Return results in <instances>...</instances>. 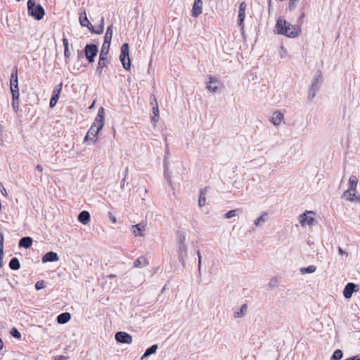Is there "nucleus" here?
Listing matches in <instances>:
<instances>
[{"mask_svg":"<svg viewBox=\"0 0 360 360\" xmlns=\"http://www.w3.org/2000/svg\"><path fill=\"white\" fill-rule=\"evenodd\" d=\"M63 44L64 46V49H69V43L68 40L65 38V34H63Z\"/></svg>","mask_w":360,"mask_h":360,"instance_id":"obj_49","label":"nucleus"},{"mask_svg":"<svg viewBox=\"0 0 360 360\" xmlns=\"http://www.w3.org/2000/svg\"><path fill=\"white\" fill-rule=\"evenodd\" d=\"M67 357L65 356H57L55 358V360H67Z\"/></svg>","mask_w":360,"mask_h":360,"instance_id":"obj_55","label":"nucleus"},{"mask_svg":"<svg viewBox=\"0 0 360 360\" xmlns=\"http://www.w3.org/2000/svg\"><path fill=\"white\" fill-rule=\"evenodd\" d=\"M115 338L117 342L123 344H131L132 342V336L123 331H118L115 333Z\"/></svg>","mask_w":360,"mask_h":360,"instance_id":"obj_11","label":"nucleus"},{"mask_svg":"<svg viewBox=\"0 0 360 360\" xmlns=\"http://www.w3.org/2000/svg\"><path fill=\"white\" fill-rule=\"evenodd\" d=\"M19 98L20 96H12V108L15 112L19 110L20 108Z\"/></svg>","mask_w":360,"mask_h":360,"instance_id":"obj_33","label":"nucleus"},{"mask_svg":"<svg viewBox=\"0 0 360 360\" xmlns=\"http://www.w3.org/2000/svg\"><path fill=\"white\" fill-rule=\"evenodd\" d=\"M164 175L167 181L171 183V173L168 171L167 162L166 160V157L164 159Z\"/></svg>","mask_w":360,"mask_h":360,"instance_id":"obj_32","label":"nucleus"},{"mask_svg":"<svg viewBox=\"0 0 360 360\" xmlns=\"http://www.w3.org/2000/svg\"><path fill=\"white\" fill-rule=\"evenodd\" d=\"M104 27L102 25H99L96 29V34H101L103 32Z\"/></svg>","mask_w":360,"mask_h":360,"instance_id":"obj_51","label":"nucleus"},{"mask_svg":"<svg viewBox=\"0 0 360 360\" xmlns=\"http://www.w3.org/2000/svg\"><path fill=\"white\" fill-rule=\"evenodd\" d=\"M63 44L64 46V49H69V43L68 40L65 38V34H63Z\"/></svg>","mask_w":360,"mask_h":360,"instance_id":"obj_48","label":"nucleus"},{"mask_svg":"<svg viewBox=\"0 0 360 360\" xmlns=\"http://www.w3.org/2000/svg\"><path fill=\"white\" fill-rule=\"evenodd\" d=\"M100 25H102L103 27H104V18L103 17H102L101 19Z\"/></svg>","mask_w":360,"mask_h":360,"instance_id":"obj_61","label":"nucleus"},{"mask_svg":"<svg viewBox=\"0 0 360 360\" xmlns=\"http://www.w3.org/2000/svg\"><path fill=\"white\" fill-rule=\"evenodd\" d=\"M208 81L206 82V88L212 93H216L219 89L221 82L216 77L209 75Z\"/></svg>","mask_w":360,"mask_h":360,"instance_id":"obj_10","label":"nucleus"},{"mask_svg":"<svg viewBox=\"0 0 360 360\" xmlns=\"http://www.w3.org/2000/svg\"><path fill=\"white\" fill-rule=\"evenodd\" d=\"M98 49L96 44H87L84 49V56L89 63H92L95 60Z\"/></svg>","mask_w":360,"mask_h":360,"instance_id":"obj_8","label":"nucleus"},{"mask_svg":"<svg viewBox=\"0 0 360 360\" xmlns=\"http://www.w3.org/2000/svg\"><path fill=\"white\" fill-rule=\"evenodd\" d=\"M33 240L30 236L22 237L20 240L18 245L20 248H29L32 245Z\"/></svg>","mask_w":360,"mask_h":360,"instance_id":"obj_19","label":"nucleus"},{"mask_svg":"<svg viewBox=\"0 0 360 360\" xmlns=\"http://www.w3.org/2000/svg\"><path fill=\"white\" fill-rule=\"evenodd\" d=\"M125 181H126V178H125V177H124V178L122 179V180L121 181L120 188H121L122 189H123V188H124V187Z\"/></svg>","mask_w":360,"mask_h":360,"instance_id":"obj_57","label":"nucleus"},{"mask_svg":"<svg viewBox=\"0 0 360 360\" xmlns=\"http://www.w3.org/2000/svg\"><path fill=\"white\" fill-rule=\"evenodd\" d=\"M354 202H358L360 203V195H356L355 194V197H354Z\"/></svg>","mask_w":360,"mask_h":360,"instance_id":"obj_59","label":"nucleus"},{"mask_svg":"<svg viewBox=\"0 0 360 360\" xmlns=\"http://www.w3.org/2000/svg\"><path fill=\"white\" fill-rule=\"evenodd\" d=\"M4 347V343L2 340L0 338V350H1Z\"/></svg>","mask_w":360,"mask_h":360,"instance_id":"obj_60","label":"nucleus"},{"mask_svg":"<svg viewBox=\"0 0 360 360\" xmlns=\"http://www.w3.org/2000/svg\"><path fill=\"white\" fill-rule=\"evenodd\" d=\"M202 0H194L193 4L191 15L194 18H198L202 12Z\"/></svg>","mask_w":360,"mask_h":360,"instance_id":"obj_13","label":"nucleus"},{"mask_svg":"<svg viewBox=\"0 0 360 360\" xmlns=\"http://www.w3.org/2000/svg\"><path fill=\"white\" fill-rule=\"evenodd\" d=\"M109 49L110 48L105 47V49H104V46H102L100 51L98 63L96 70V73L99 77L101 76L103 69L108 67V64L110 63V60L107 58Z\"/></svg>","mask_w":360,"mask_h":360,"instance_id":"obj_6","label":"nucleus"},{"mask_svg":"<svg viewBox=\"0 0 360 360\" xmlns=\"http://www.w3.org/2000/svg\"><path fill=\"white\" fill-rule=\"evenodd\" d=\"M84 56V51L78 50L77 51V59L79 60Z\"/></svg>","mask_w":360,"mask_h":360,"instance_id":"obj_53","label":"nucleus"},{"mask_svg":"<svg viewBox=\"0 0 360 360\" xmlns=\"http://www.w3.org/2000/svg\"><path fill=\"white\" fill-rule=\"evenodd\" d=\"M267 217H268V214L266 212H262L261 214V215L255 220L254 224L256 226H259L262 225L264 223L266 222Z\"/></svg>","mask_w":360,"mask_h":360,"instance_id":"obj_27","label":"nucleus"},{"mask_svg":"<svg viewBox=\"0 0 360 360\" xmlns=\"http://www.w3.org/2000/svg\"><path fill=\"white\" fill-rule=\"evenodd\" d=\"M18 84V67L14 66L11 71V74L10 76V86L13 84Z\"/></svg>","mask_w":360,"mask_h":360,"instance_id":"obj_22","label":"nucleus"},{"mask_svg":"<svg viewBox=\"0 0 360 360\" xmlns=\"http://www.w3.org/2000/svg\"><path fill=\"white\" fill-rule=\"evenodd\" d=\"M71 319V315L68 312H63L60 314L57 318V322L60 324H65L68 323Z\"/></svg>","mask_w":360,"mask_h":360,"instance_id":"obj_21","label":"nucleus"},{"mask_svg":"<svg viewBox=\"0 0 360 360\" xmlns=\"http://www.w3.org/2000/svg\"><path fill=\"white\" fill-rule=\"evenodd\" d=\"M128 174V167H127L124 170V176L125 178H127V176Z\"/></svg>","mask_w":360,"mask_h":360,"instance_id":"obj_62","label":"nucleus"},{"mask_svg":"<svg viewBox=\"0 0 360 360\" xmlns=\"http://www.w3.org/2000/svg\"><path fill=\"white\" fill-rule=\"evenodd\" d=\"M59 259V257L56 252H54L53 251L48 252L42 257V262L46 263V262H56Z\"/></svg>","mask_w":360,"mask_h":360,"instance_id":"obj_15","label":"nucleus"},{"mask_svg":"<svg viewBox=\"0 0 360 360\" xmlns=\"http://www.w3.org/2000/svg\"><path fill=\"white\" fill-rule=\"evenodd\" d=\"M358 184V179L356 176H351L349 179V190H353L356 191V188Z\"/></svg>","mask_w":360,"mask_h":360,"instance_id":"obj_29","label":"nucleus"},{"mask_svg":"<svg viewBox=\"0 0 360 360\" xmlns=\"http://www.w3.org/2000/svg\"><path fill=\"white\" fill-rule=\"evenodd\" d=\"M104 118L105 110L103 107H101L98 110L94 122L89 129L84 139V142L91 141L95 143L97 141L98 134L104 125Z\"/></svg>","mask_w":360,"mask_h":360,"instance_id":"obj_1","label":"nucleus"},{"mask_svg":"<svg viewBox=\"0 0 360 360\" xmlns=\"http://www.w3.org/2000/svg\"><path fill=\"white\" fill-rule=\"evenodd\" d=\"M283 119V115L278 111L274 112L271 122L274 125H278Z\"/></svg>","mask_w":360,"mask_h":360,"instance_id":"obj_24","label":"nucleus"},{"mask_svg":"<svg viewBox=\"0 0 360 360\" xmlns=\"http://www.w3.org/2000/svg\"><path fill=\"white\" fill-rule=\"evenodd\" d=\"M86 27L88 28V30L91 32V33H95L96 34V28H94V27L91 25V23L90 22V25H88V26H86Z\"/></svg>","mask_w":360,"mask_h":360,"instance_id":"obj_52","label":"nucleus"},{"mask_svg":"<svg viewBox=\"0 0 360 360\" xmlns=\"http://www.w3.org/2000/svg\"><path fill=\"white\" fill-rule=\"evenodd\" d=\"M322 83H323L322 73H321V70H316V72L314 74L311 85L309 89V93H308V99L309 100H312L315 97L316 92L319 90Z\"/></svg>","mask_w":360,"mask_h":360,"instance_id":"obj_5","label":"nucleus"},{"mask_svg":"<svg viewBox=\"0 0 360 360\" xmlns=\"http://www.w3.org/2000/svg\"><path fill=\"white\" fill-rule=\"evenodd\" d=\"M112 32H113V25L111 24L110 25H109L107 27V30L105 34L104 41L102 45V46H104V49H105V47L110 48L111 39H112Z\"/></svg>","mask_w":360,"mask_h":360,"instance_id":"obj_14","label":"nucleus"},{"mask_svg":"<svg viewBox=\"0 0 360 360\" xmlns=\"http://www.w3.org/2000/svg\"><path fill=\"white\" fill-rule=\"evenodd\" d=\"M275 31L277 34L288 38H295L300 35L302 29L300 25H292L280 17L277 19Z\"/></svg>","mask_w":360,"mask_h":360,"instance_id":"obj_2","label":"nucleus"},{"mask_svg":"<svg viewBox=\"0 0 360 360\" xmlns=\"http://www.w3.org/2000/svg\"><path fill=\"white\" fill-rule=\"evenodd\" d=\"M316 270V266H314V265H309L307 267H302L300 269V271L302 274H312L314 272H315Z\"/></svg>","mask_w":360,"mask_h":360,"instance_id":"obj_30","label":"nucleus"},{"mask_svg":"<svg viewBox=\"0 0 360 360\" xmlns=\"http://www.w3.org/2000/svg\"><path fill=\"white\" fill-rule=\"evenodd\" d=\"M158 345H153L150 347H149L145 351L144 354L141 358V360H143V359L150 356L153 354H155L158 349Z\"/></svg>","mask_w":360,"mask_h":360,"instance_id":"obj_25","label":"nucleus"},{"mask_svg":"<svg viewBox=\"0 0 360 360\" xmlns=\"http://www.w3.org/2000/svg\"><path fill=\"white\" fill-rule=\"evenodd\" d=\"M120 60L126 70L131 69V63L129 58V46L128 43H124L122 45Z\"/></svg>","mask_w":360,"mask_h":360,"instance_id":"obj_7","label":"nucleus"},{"mask_svg":"<svg viewBox=\"0 0 360 360\" xmlns=\"http://www.w3.org/2000/svg\"><path fill=\"white\" fill-rule=\"evenodd\" d=\"M338 252L341 255H345L346 257L348 256V253L344 251L340 247H338Z\"/></svg>","mask_w":360,"mask_h":360,"instance_id":"obj_54","label":"nucleus"},{"mask_svg":"<svg viewBox=\"0 0 360 360\" xmlns=\"http://www.w3.org/2000/svg\"><path fill=\"white\" fill-rule=\"evenodd\" d=\"M12 96H20L18 84H15L10 86Z\"/></svg>","mask_w":360,"mask_h":360,"instance_id":"obj_36","label":"nucleus"},{"mask_svg":"<svg viewBox=\"0 0 360 360\" xmlns=\"http://www.w3.org/2000/svg\"><path fill=\"white\" fill-rule=\"evenodd\" d=\"M145 224L139 223L131 226V230L135 236H142L143 232L145 230Z\"/></svg>","mask_w":360,"mask_h":360,"instance_id":"obj_17","label":"nucleus"},{"mask_svg":"<svg viewBox=\"0 0 360 360\" xmlns=\"http://www.w3.org/2000/svg\"><path fill=\"white\" fill-rule=\"evenodd\" d=\"M90 214L88 211L84 210L78 215V221L84 225L87 224L90 221Z\"/></svg>","mask_w":360,"mask_h":360,"instance_id":"obj_18","label":"nucleus"},{"mask_svg":"<svg viewBox=\"0 0 360 360\" xmlns=\"http://www.w3.org/2000/svg\"><path fill=\"white\" fill-rule=\"evenodd\" d=\"M10 334L11 335V336H13V338H15L16 339L21 338V334L16 328H11V330L10 331Z\"/></svg>","mask_w":360,"mask_h":360,"instance_id":"obj_37","label":"nucleus"},{"mask_svg":"<svg viewBox=\"0 0 360 360\" xmlns=\"http://www.w3.org/2000/svg\"><path fill=\"white\" fill-rule=\"evenodd\" d=\"M79 21L82 27L88 26L90 25V22L87 18L86 10L84 8H80Z\"/></svg>","mask_w":360,"mask_h":360,"instance_id":"obj_16","label":"nucleus"},{"mask_svg":"<svg viewBox=\"0 0 360 360\" xmlns=\"http://www.w3.org/2000/svg\"><path fill=\"white\" fill-rule=\"evenodd\" d=\"M155 103H156V106L153 108V112L154 116L151 117V121L155 123L158 121V120H156L155 117H158V115H159L158 106V103L156 101H155Z\"/></svg>","mask_w":360,"mask_h":360,"instance_id":"obj_38","label":"nucleus"},{"mask_svg":"<svg viewBox=\"0 0 360 360\" xmlns=\"http://www.w3.org/2000/svg\"><path fill=\"white\" fill-rule=\"evenodd\" d=\"M177 244H176V252L179 262L184 267L186 265V258L187 257L188 248L186 244V236L181 231H177L176 232Z\"/></svg>","mask_w":360,"mask_h":360,"instance_id":"obj_3","label":"nucleus"},{"mask_svg":"<svg viewBox=\"0 0 360 360\" xmlns=\"http://www.w3.org/2000/svg\"><path fill=\"white\" fill-rule=\"evenodd\" d=\"M148 264V262L143 256L139 257L134 262V266L136 268L146 266Z\"/></svg>","mask_w":360,"mask_h":360,"instance_id":"obj_26","label":"nucleus"},{"mask_svg":"<svg viewBox=\"0 0 360 360\" xmlns=\"http://www.w3.org/2000/svg\"><path fill=\"white\" fill-rule=\"evenodd\" d=\"M247 7V4L245 1H243L239 5V11L238 14H245V9Z\"/></svg>","mask_w":360,"mask_h":360,"instance_id":"obj_41","label":"nucleus"},{"mask_svg":"<svg viewBox=\"0 0 360 360\" xmlns=\"http://www.w3.org/2000/svg\"><path fill=\"white\" fill-rule=\"evenodd\" d=\"M207 193V188H201L199 193L198 206L202 207L206 204L205 195Z\"/></svg>","mask_w":360,"mask_h":360,"instance_id":"obj_23","label":"nucleus"},{"mask_svg":"<svg viewBox=\"0 0 360 360\" xmlns=\"http://www.w3.org/2000/svg\"><path fill=\"white\" fill-rule=\"evenodd\" d=\"M2 128V125L0 124V129Z\"/></svg>","mask_w":360,"mask_h":360,"instance_id":"obj_64","label":"nucleus"},{"mask_svg":"<svg viewBox=\"0 0 360 360\" xmlns=\"http://www.w3.org/2000/svg\"><path fill=\"white\" fill-rule=\"evenodd\" d=\"M36 169L40 172L43 171V167L41 165H37Z\"/></svg>","mask_w":360,"mask_h":360,"instance_id":"obj_58","label":"nucleus"},{"mask_svg":"<svg viewBox=\"0 0 360 360\" xmlns=\"http://www.w3.org/2000/svg\"><path fill=\"white\" fill-rule=\"evenodd\" d=\"M197 255H198V271H199V274H200V273H201L202 256H201L200 250L197 251Z\"/></svg>","mask_w":360,"mask_h":360,"instance_id":"obj_46","label":"nucleus"},{"mask_svg":"<svg viewBox=\"0 0 360 360\" xmlns=\"http://www.w3.org/2000/svg\"><path fill=\"white\" fill-rule=\"evenodd\" d=\"M355 192L356 191H354L353 190L347 189L344 192L343 196L346 200H349L351 202H354Z\"/></svg>","mask_w":360,"mask_h":360,"instance_id":"obj_31","label":"nucleus"},{"mask_svg":"<svg viewBox=\"0 0 360 360\" xmlns=\"http://www.w3.org/2000/svg\"><path fill=\"white\" fill-rule=\"evenodd\" d=\"M108 215L112 223L116 224L117 222L116 217L112 214V212H109Z\"/></svg>","mask_w":360,"mask_h":360,"instance_id":"obj_50","label":"nucleus"},{"mask_svg":"<svg viewBox=\"0 0 360 360\" xmlns=\"http://www.w3.org/2000/svg\"><path fill=\"white\" fill-rule=\"evenodd\" d=\"M62 86H63V84L60 83L58 86L55 87L53 91V94L52 95L60 96V91H61V89H62Z\"/></svg>","mask_w":360,"mask_h":360,"instance_id":"obj_45","label":"nucleus"},{"mask_svg":"<svg viewBox=\"0 0 360 360\" xmlns=\"http://www.w3.org/2000/svg\"><path fill=\"white\" fill-rule=\"evenodd\" d=\"M343 356V352L341 349H338L333 352L330 360H340Z\"/></svg>","mask_w":360,"mask_h":360,"instance_id":"obj_34","label":"nucleus"},{"mask_svg":"<svg viewBox=\"0 0 360 360\" xmlns=\"http://www.w3.org/2000/svg\"><path fill=\"white\" fill-rule=\"evenodd\" d=\"M269 288L272 289L277 286L278 285V280L276 278H272L269 283Z\"/></svg>","mask_w":360,"mask_h":360,"instance_id":"obj_44","label":"nucleus"},{"mask_svg":"<svg viewBox=\"0 0 360 360\" xmlns=\"http://www.w3.org/2000/svg\"><path fill=\"white\" fill-rule=\"evenodd\" d=\"M238 212V210H230L229 212H227L225 214H224V218L225 219H231L233 217H235L237 214V212Z\"/></svg>","mask_w":360,"mask_h":360,"instance_id":"obj_39","label":"nucleus"},{"mask_svg":"<svg viewBox=\"0 0 360 360\" xmlns=\"http://www.w3.org/2000/svg\"><path fill=\"white\" fill-rule=\"evenodd\" d=\"M245 14H238L237 24L240 27V30L243 32L244 30V20Z\"/></svg>","mask_w":360,"mask_h":360,"instance_id":"obj_35","label":"nucleus"},{"mask_svg":"<svg viewBox=\"0 0 360 360\" xmlns=\"http://www.w3.org/2000/svg\"><path fill=\"white\" fill-rule=\"evenodd\" d=\"M315 214L316 213L313 211H305L304 213L300 214L298 217V220L301 226L304 227L306 225H313L315 221L314 217Z\"/></svg>","mask_w":360,"mask_h":360,"instance_id":"obj_9","label":"nucleus"},{"mask_svg":"<svg viewBox=\"0 0 360 360\" xmlns=\"http://www.w3.org/2000/svg\"><path fill=\"white\" fill-rule=\"evenodd\" d=\"M27 13L36 20H41L45 15V11L39 4H36L35 0H28Z\"/></svg>","mask_w":360,"mask_h":360,"instance_id":"obj_4","label":"nucleus"},{"mask_svg":"<svg viewBox=\"0 0 360 360\" xmlns=\"http://www.w3.org/2000/svg\"><path fill=\"white\" fill-rule=\"evenodd\" d=\"M58 99H59V96L52 95L50 102H49L50 107L53 108L56 105Z\"/></svg>","mask_w":360,"mask_h":360,"instance_id":"obj_40","label":"nucleus"},{"mask_svg":"<svg viewBox=\"0 0 360 360\" xmlns=\"http://www.w3.org/2000/svg\"><path fill=\"white\" fill-rule=\"evenodd\" d=\"M304 16H305L304 13H302L300 15V18H299V19H298V22H300V23H302V20H303V18H304Z\"/></svg>","mask_w":360,"mask_h":360,"instance_id":"obj_56","label":"nucleus"},{"mask_svg":"<svg viewBox=\"0 0 360 360\" xmlns=\"http://www.w3.org/2000/svg\"><path fill=\"white\" fill-rule=\"evenodd\" d=\"M45 288V282L44 281H39L35 283V289L37 290H39Z\"/></svg>","mask_w":360,"mask_h":360,"instance_id":"obj_43","label":"nucleus"},{"mask_svg":"<svg viewBox=\"0 0 360 360\" xmlns=\"http://www.w3.org/2000/svg\"><path fill=\"white\" fill-rule=\"evenodd\" d=\"M299 1V0H289L288 8L290 11L295 10L296 7V4Z\"/></svg>","mask_w":360,"mask_h":360,"instance_id":"obj_42","label":"nucleus"},{"mask_svg":"<svg viewBox=\"0 0 360 360\" xmlns=\"http://www.w3.org/2000/svg\"><path fill=\"white\" fill-rule=\"evenodd\" d=\"M9 268L12 270L16 271L20 268V263L17 257H13L8 264Z\"/></svg>","mask_w":360,"mask_h":360,"instance_id":"obj_28","label":"nucleus"},{"mask_svg":"<svg viewBox=\"0 0 360 360\" xmlns=\"http://www.w3.org/2000/svg\"><path fill=\"white\" fill-rule=\"evenodd\" d=\"M64 56H65V63L68 64L69 63V58L70 56V52L69 49H64Z\"/></svg>","mask_w":360,"mask_h":360,"instance_id":"obj_47","label":"nucleus"},{"mask_svg":"<svg viewBox=\"0 0 360 360\" xmlns=\"http://www.w3.org/2000/svg\"><path fill=\"white\" fill-rule=\"evenodd\" d=\"M248 311V305L247 304H243L241 305L240 309H235L233 312V316L236 319L241 318L244 316Z\"/></svg>","mask_w":360,"mask_h":360,"instance_id":"obj_20","label":"nucleus"},{"mask_svg":"<svg viewBox=\"0 0 360 360\" xmlns=\"http://www.w3.org/2000/svg\"><path fill=\"white\" fill-rule=\"evenodd\" d=\"M358 290V285L354 283H348L344 290H343V295L346 299H349L352 296V294L354 292Z\"/></svg>","mask_w":360,"mask_h":360,"instance_id":"obj_12","label":"nucleus"},{"mask_svg":"<svg viewBox=\"0 0 360 360\" xmlns=\"http://www.w3.org/2000/svg\"><path fill=\"white\" fill-rule=\"evenodd\" d=\"M108 277H109V278H112L115 277V275H114V274H110V275H108Z\"/></svg>","mask_w":360,"mask_h":360,"instance_id":"obj_63","label":"nucleus"}]
</instances>
